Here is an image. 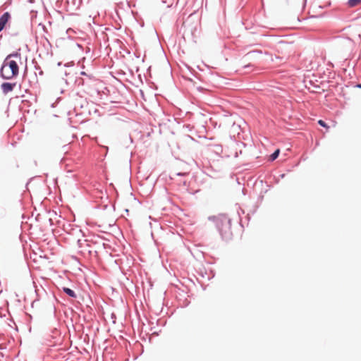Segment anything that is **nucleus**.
Masks as SVG:
<instances>
[{
	"label": "nucleus",
	"mask_w": 361,
	"mask_h": 361,
	"mask_svg": "<svg viewBox=\"0 0 361 361\" xmlns=\"http://www.w3.org/2000/svg\"><path fill=\"white\" fill-rule=\"evenodd\" d=\"M16 87V83L4 82L1 84V87L4 94H6L12 92Z\"/></svg>",
	"instance_id": "20e7f679"
},
{
	"label": "nucleus",
	"mask_w": 361,
	"mask_h": 361,
	"mask_svg": "<svg viewBox=\"0 0 361 361\" xmlns=\"http://www.w3.org/2000/svg\"><path fill=\"white\" fill-rule=\"evenodd\" d=\"M318 123L322 126V127H324L326 128V129H329V127L326 124V123L323 121V120H319L318 121Z\"/></svg>",
	"instance_id": "1a4fd4ad"
},
{
	"label": "nucleus",
	"mask_w": 361,
	"mask_h": 361,
	"mask_svg": "<svg viewBox=\"0 0 361 361\" xmlns=\"http://www.w3.org/2000/svg\"><path fill=\"white\" fill-rule=\"evenodd\" d=\"M361 2V0H348V5L350 7H354L359 4Z\"/></svg>",
	"instance_id": "423d86ee"
},
{
	"label": "nucleus",
	"mask_w": 361,
	"mask_h": 361,
	"mask_svg": "<svg viewBox=\"0 0 361 361\" xmlns=\"http://www.w3.org/2000/svg\"><path fill=\"white\" fill-rule=\"evenodd\" d=\"M357 87H359V88H361V83H360V84L357 85Z\"/></svg>",
	"instance_id": "9d476101"
},
{
	"label": "nucleus",
	"mask_w": 361,
	"mask_h": 361,
	"mask_svg": "<svg viewBox=\"0 0 361 361\" xmlns=\"http://www.w3.org/2000/svg\"><path fill=\"white\" fill-rule=\"evenodd\" d=\"M280 149H277L271 156H270V160L274 161L275 160L279 155Z\"/></svg>",
	"instance_id": "0eeeda50"
},
{
	"label": "nucleus",
	"mask_w": 361,
	"mask_h": 361,
	"mask_svg": "<svg viewBox=\"0 0 361 361\" xmlns=\"http://www.w3.org/2000/svg\"><path fill=\"white\" fill-rule=\"evenodd\" d=\"M63 291L68 295L70 297L76 298L75 292L69 288H63Z\"/></svg>",
	"instance_id": "39448f33"
},
{
	"label": "nucleus",
	"mask_w": 361,
	"mask_h": 361,
	"mask_svg": "<svg viewBox=\"0 0 361 361\" xmlns=\"http://www.w3.org/2000/svg\"><path fill=\"white\" fill-rule=\"evenodd\" d=\"M213 219L216 221V224L219 227V230L221 233L223 231L222 226L224 224L227 227H230L231 220L225 214H221L218 216L213 217Z\"/></svg>",
	"instance_id": "f03ea898"
},
{
	"label": "nucleus",
	"mask_w": 361,
	"mask_h": 361,
	"mask_svg": "<svg viewBox=\"0 0 361 361\" xmlns=\"http://www.w3.org/2000/svg\"><path fill=\"white\" fill-rule=\"evenodd\" d=\"M188 174V172L176 173L173 174V177H171V179H175L176 176H186Z\"/></svg>",
	"instance_id": "6e6552de"
},
{
	"label": "nucleus",
	"mask_w": 361,
	"mask_h": 361,
	"mask_svg": "<svg viewBox=\"0 0 361 361\" xmlns=\"http://www.w3.org/2000/svg\"><path fill=\"white\" fill-rule=\"evenodd\" d=\"M19 63L21 62V56L18 53L11 54L4 60L0 69V75L4 80H11L19 73Z\"/></svg>",
	"instance_id": "f257e3e1"
},
{
	"label": "nucleus",
	"mask_w": 361,
	"mask_h": 361,
	"mask_svg": "<svg viewBox=\"0 0 361 361\" xmlns=\"http://www.w3.org/2000/svg\"><path fill=\"white\" fill-rule=\"evenodd\" d=\"M183 183L184 185H186V181L185 180H183Z\"/></svg>",
	"instance_id": "9b49d317"
},
{
	"label": "nucleus",
	"mask_w": 361,
	"mask_h": 361,
	"mask_svg": "<svg viewBox=\"0 0 361 361\" xmlns=\"http://www.w3.org/2000/svg\"><path fill=\"white\" fill-rule=\"evenodd\" d=\"M11 14L8 12L4 13L0 17V32H1L6 27V24L11 20Z\"/></svg>",
	"instance_id": "7ed1b4c3"
}]
</instances>
